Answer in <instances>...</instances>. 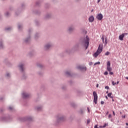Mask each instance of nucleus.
<instances>
[{"mask_svg": "<svg viewBox=\"0 0 128 128\" xmlns=\"http://www.w3.org/2000/svg\"><path fill=\"white\" fill-rule=\"evenodd\" d=\"M90 44V38L88 36H86V38H82L81 39V46L82 47L86 50H88V46Z\"/></svg>", "mask_w": 128, "mask_h": 128, "instance_id": "nucleus-1", "label": "nucleus"}, {"mask_svg": "<svg viewBox=\"0 0 128 128\" xmlns=\"http://www.w3.org/2000/svg\"><path fill=\"white\" fill-rule=\"evenodd\" d=\"M102 52V44H99L97 51L93 54V56L96 58Z\"/></svg>", "mask_w": 128, "mask_h": 128, "instance_id": "nucleus-2", "label": "nucleus"}, {"mask_svg": "<svg viewBox=\"0 0 128 128\" xmlns=\"http://www.w3.org/2000/svg\"><path fill=\"white\" fill-rule=\"evenodd\" d=\"M93 96H94V102L96 104L98 102V94H96V92L94 91L93 92Z\"/></svg>", "mask_w": 128, "mask_h": 128, "instance_id": "nucleus-3", "label": "nucleus"}, {"mask_svg": "<svg viewBox=\"0 0 128 128\" xmlns=\"http://www.w3.org/2000/svg\"><path fill=\"white\" fill-rule=\"evenodd\" d=\"M128 35V33L122 34L121 35L119 36V40H124V36Z\"/></svg>", "mask_w": 128, "mask_h": 128, "instance_id": "nucleus-4", "label": "nucleus"}, {"mask_svg": "<svg viewBox=\"0 0 128 128\" xmlns=\"http://www.w3.org/2000/svg\"><path fill=\"white\" fill-rule=\"evenodd\" d=\"M96 18H98V20H102V14H98L96 16Z\"/></svg>", "mask_w": 128, "mask_h": 128, "instance_id": "nucleus-5", "label": "nucleus"}, {"mask_svg": "<svg viewBox=\"0 0 128 128\" xmlns=\"http://www.w3.org/2000/svg\"><path fill=\"white\" fill-rule=\"evenodd\" d=\"M80 70L82 72H86V66H82L80 67Z\"/></svg>", "mask_w": 128, "mask_h": 128, "instance_id": "nucleus-6", "label": "nucleus"}, {"mask_svg": "<svg viewBox=\"0 0 128 128\" xmlns=\"http://www.w3.org/2000/svg\"><path fill=\"white\" fill-rule=\"evenodd\" d=\"M88 20L90 22H92L94 20V16H90L88 18Z\"/></svg>", "mask_w": 128, "mask_h": 128, "instance_id": "nucleus-7", "label": "nucleus"}, {"mask_svg": "<svg viewBox=\"0 0 128 128\" xmlns=\"http://www.w3.org/2000/svg\"><path fill=\"white\" fill-rule=\"evenodd\" d=\"M22 96L24 98H28V96H30V95L26 93H23Z\"/></svg>", "mask_w": 128, "mask_h": 128, "instance_id": "nucleus-8", "label": "nucleus"}, {"mask_svg": "<svg viewBox=\"0 0 128 128\" xmlns=\"http://www.w3.org/2000/svg\"><path fill=\"white\" fill-rule=\"evenodd\" d=\"M112 93L110 92L108 94V96L110 98H114V96H112Z\"/></svg>", "mask_w": 128, "mask_h": 128, "instance_id": "nucleus-9", "label": "nucleus"}, {"mask_svg": "<svg viewBox=\"0 0 128 128\" xmlns=\"http://www.w3.org/2000/svg\"><path fill=\"white\" fill-rule=\"evenodd\" d=\"M112 68H110V66H107V70L108 71V72H111V70H112Z\"/></svg>", "mask_w": 128, "mask_h": 128, "instance_id": "nucleus-10", "label": "nucleus"}, {"mask_svg": "<svg viewBox=\"0 0 128 128\" xmlns=\"http://www.w3.org/2000/svg\"><path fill=\"white\" fill-rule=\"evenodd\" d=\"M19 68H20L21 70H24V64H20V66H19Z\"/></svg>", "mask_w": 128, "mask_h": 128, "instance_id": "nucleus-11", "label": "nucleus"}, {"mask_svg": "<svg viewBox=\"0 0 128 128\" xmlns=\"http://www.w3.org/2000/svg\"><path fill=\"white\" fill-rule=\"evenodd\" d=\"M74 30V28L72 27H70L68 29V31L70 32H72Z\"/></svg>", "mask_w": 128, "mask_h": 128, "instance_id": "nucleus-12", "label": "nucleus"}, {"mask_svg": "<svg viewBox=\"0 0 128 128\" xmlns=\"http://www.w3.org/2000/svg\"><path fill=\"white\" fill-rule=\"evenodd\" d=\"M82 34H83L84 36H86V30H82Z\"/></svg>", "mask_w": 128, "mask_h": 128, "instance_id": "nucleus-13", "label": "nucleus"}, {"mask_svg": "<svg viewBox=\"0 0 128 128\" xmlns=\"http://www.w3.org/2000/svg\"><path fill=\"white\" fill-rule=\"evenodd\" d=\"M50 45L48 44L45 46V48H46V50H48V48H50Z\"/></svg>", "mask_w": 128, "mask_h": 128, "instance_id": "nucleus-14", "label": "nucleus"}, {"mask_svg": "<svg viewBox=\"0 0 128 128\" xmlns=\"http://www.w3.org/2000/svg\"><path fill=\"white\" fill-rule=\"evenodd\" d=\"M104 44L106 45L108 44V38H105V42Z\"/></svg>", "mask_w": 128, "mask_h": 128, "instance_id": "nucleus-15", "label": "nucleus"}, {"mask_svg": "<svg viewBox=\"0 0 128 128\" xmlns=\"http://www.w3.org/2000/svg\"><path fill=\"white\" fill-rule=\"evenodd\" d=\"M107 66H110V61L107 62Z\"/></svg>", "mask_w": 128, "mask_h": 128, "instance_id": "nucleus-16", "label": "nucleus"}, {"mask_svg": "<svg viewBox=\"0 0 128 128\" xmlns=\"http://www.w3.org/2000/svg\"><path fill=\"white\" fill-rule=\"evenodd\" d=\"M90 119H88L86 122L87 124H90Z\"/></svg>", "mask_w": 128, "mask_h": 128, "instance_id": "nucleus-17", "label": "nucleus"}, {"mask_svg": "<svg viewBox=\"0 0 128 128\" xmlns=\"http://www.w3.org/2000/svg\"><path fill=\"white\" fill-rule=\"evenodd\" d=\"M96 64H100V62H96L94 64V66H96Z\"/></svg>", "mask_w": 128, "mask_h": 128, "instance_id": "nucleus-18", "label": "nucleus"}, {"mask_svg": "<svg viewBox=\"0 0 128 128\" xmlns=\"http://www.w3.org/2000/svg\"><path fill=\"white\" fill-rule=\"evenodd\" d=\"M66 74L67 76H70V73L68 72H66Z\"/></svg>", "mask_w": 128, "mask_h": 128, "instance_id": "nucleus-19", "label": "nucleus"}, {"mask_svg": "<svg viewBox=\"0 0 128 128\" xmlns=\"http://www.w3.org/2000/svg\"><path fill=\"white\" fill-rule=\"evenodd\" d=\"M104 76H108V72H104Z\"/></svg>", "mask_w": 128, "mask_h": 128, "instance_id": "nucleus-20", "label": "nucleus"}, {"mask_svg": "<svg viewBox=\"0 0 128 128\" xmlns=\"http://www.w3.org/2000/svg\"><path fill=\"white\" fill-rule=\"evenodd\" d=\"M102 42H104V36H102Z\"/></svg>", "mask_w": 128, "mask_h": 128, "instance_id": "nucleus-21", "label": "nucleus"}, {"mask_svg": "<svg viewBox=\"0 0 128 128\" xmlns=\"http://www.w3.org/2000/svg\"><path fill=\"white\" fill-rule=\"evenodd\" d=\"M110 54V52H107L106 54H105V56H108Z\"/></svg>", "mask_w": 128, "mask_h": 128, "instance_id": "nucleus-22", "label": "nucleus"}, {"mask_svg": "<svg viewBox=\"0 0 128 128\" xmlns=\"http://www.w3.org/2000/svg\"><path fill=\"white\" fill-rule=\"evenodd\" d=\"M112 84L113 86H116V83L114 82V81L112 82Z\"/></svg>", "mask_w": 128, "mask_h": 128, "instance_id": "nucleus-23", "label": "nucleus"}, {"mask_svg": "<svg viewBox=\"0 0 128 128\" xmlns=\"http://www.w3.org/2000/svg\"><path fill=\"white\" fill-rule=\"evenodd\" d=\"M108 125V124H104V126H103V128H106V126H107Z\"/></svg>", "mask_w": 128, "mask_h": 128, "instance_id": "nucleus-24", "label": "nucleus"}, {"mask_svg": "<svg viewBox=\"0 0 128 128\" xmlns=\"http://www.w3.org/2000/svg\"><path fill=\"white\" fill-rule=\"evenodd\" d=\"M110 76H112V74H114V72L110 71Z\"/></svg>", "mask_w": 128, "mask_h": 128, "instance_id": "nucleus-25", "label": "nucleus"}, {"mask_svg": "<svg viewBox=\"0 0 128 128\" xmlns=\"http://www.w3.org/2000/svg\"><path fill=\"white\" fill-rule=\"evenodd\" d=\"M105 88H106V90H110V87H108V86H106L105 87Z\"/></svg>", "mask_w": 128, "mask_h": 128, "instance_id": "nucleus-26", "label": "nucleus"}, {"mask_svg": "<svg viewBox=\"0 0 128 128\" xmlns=\"http://www.w3.org/2000/svg\"><path fill=\"white\" fill-rule=\"evenodd\" d=\"M92 62H89V66H92Z\"/></svg>", "mask_w": 128, "mask_h": 128, "instance_id": "nucleus-27", "label": "nucleus"}, {"mask_svg": "<svg viewBox=\"0 0 128 128\" xmlns=\"http://www.w3.org/2000/svg\"><path fill=\"white\" fill-rule=\"evenodd\" d=\"M112 118V114H110L108 116V118Z\"/></svg>", "mask_w": 128, "mask_h": 128, "instance_id": "nucleus-28", "label": "nucleus"}, {"mask_svg": "<svg viewBox=\"0 0 128 128\" xmlns=\"http://www.w3.org/2000/svg\"><path fill=\"white\" fill-rule=\"evenodd\" d=\"M12 108H13L12 106L9 107V109L10 110H12Z\"/></svg>", "mask_w": 128, "mask_h": 128, "instance_id": "nucleus-29", "label": "nucleus"}, {"mask_svg": "<svg viewBox=\"0 0 128 128\" xmlns=\"http://www.w3.org/2000/svg\"><path fill=\"white\" fill-rule=\"evenodd\" d=\"M104 104V101H102L101 104Z\"/></svg>", "mask_w": 128, "mask_h": 128, "instance_id": "nucleus-30", "label": "nucleus"}, {"mask_svg": "<svg viewBox=\"0 0 128 128\" xmlns=\"http://www.w3.org/2000/svg\"><path fill=\"white\" fill-rule=\"evenodd\" d=\"M122 118H126V115L122 116Z\"/></svg>", "mask_w": 128, "mask_h": 128, "instance_id": "nucleus-31", "label": "nucleus"}, {"mask_svg": "<svg viewBox=\"0 0 128 128\" xmlns=\"http://www.w3.org/2000/svg\"><path fill=\"white\" fill-rule=\"evenodd\" d=\"M6 76H10V74L8 73V74H6Z\"/></svg>", "mask_w": 128, "mask_h": 128, "instance_id": "nucleus-32", "label": "nucleus"}, {"mask_svg": "<svg viewBox=\"0 0 128 128\" xmlns=\"http://www.w3.org/2000/svg\"><path fill=\"white\" fill-rule=\"evenodd\" d=\"M113 116H116V114L114 113V111H113Z\"/></svg>", "mask_w": 128, "mask_h": 128, "instance_id": "nucleus-33", "label": "nucleus"}, {"mask_svg": "<svg viewBox=\"0 0 128 128\" xmlns=\"http://www.w3.org/2000/svg\"><path fill=\"white\" fill-rule=\"evenodd\" d=\"M94 128H98V126H97V125H96V126H94Z\"/></svg>", "mask_w": 128, "mask_h": 128, "instance_id": "nucleus-34", "label": "nucleus"}, {"mask_svg": "<svg viewBox=\"0 0 128 128\" xmlns=\"http://www.w3.org/2000/svg\"><path fill=\"white\" fill-rule=\"evenodd\" d=\"M7 30H10V28H8L6 29Z\"/></svg>", "mask_w": 128, "mask_h": 128, "instance_id": "nucleus-35", "label": "nucleus"}, {"mask_svg": "<svg viewBox=\"0 0 128 128\" xmlns=\"http://www.w3.org/2000/svg\"><path fill=\"white\" fill-rule=\"evenodd\" d=\"M88 112H90V108H88Z\"/></svg>", "mask_w": 128, "mask_h": 128, "instance_id": "nucleus-36", "label": "nucleus"}, {"mask_svg": "<svg viewBox=\"0 0 128 128\" xmlns=\"http://www.w3.org/2000/svg\"><path fill=\"white\" fill-rule=\"evenodd\" d=\"M100 128H104V126H100Z\"/></svg>", "mask_w": 128, "mask_h": 128, "instance_id": "nucleus-37", "label": "nucleus"}, {"mask_svg": "<svg viewBox=\"0 0 128 128\" xmlns=\"http://www.w3.org/2000/svg\"><path fill=\"white\" fill-rule=\"evenodd\" d=\"M59 120H62V118H60Z\"/></svg>", "mask_w": 128, "mask_h": 128, "instance_id": "nucleus-38", "label": "nucleus"}, {"mask_svg": "<svg viewBox=\"0 0 128 128\" xmlns=\"http://www.w3.org/2000/svg\"><path fill=\"white\" fill-rule=\"evenodd\" d=\"M20 26H18V28L19 29L20 28Z\"/></svg>", "mask_w": 128, "mask_h": 128, "instance_id": "nucleus-39", "label": "nucleus"}, {"mask_svg": "<svg viewBox=\"0 0 128 128\" xmlns=\"http://www.w3.org/2000/svg\"><path fill=\"white\" fill-rule=\"evenodd\" d=\"M106 100H108V96H106Z\"/></svg>", "mask_w": 128, "mask_h": 128, "instance_id": "nucleus-40", "label": "nucleus"}, {"mask_svg": "<svg viewBox=\"0 0 128 128\" xmlns=\"http://www.w3.org/2000/svg\"><path fill=\"white\" fill-rule=\"evenodd\" d=\"M96 86V88H98V84H97Z\"/></svg>", "mask_w": 128, "mask_h": 128, "instance_id": "nucleus-41", "label": "nucleus"}, {"mask_svg": "<svg viewBox=\"0 0 128 128\" xmlns=\"http://www.w3.org/2000/svg\"><path fill=\"white\" fill-rule=\"evenodd\" d=\"M81 114H84V111L81 110Z\"/></svg>", "mask_w": 128, "mask_h": 128, "instance_id": "nucleus-42", "label": "nucleus"}, {"mask_svg": "<svg viewBox=\"0 0 128 128\" xmlns=\"http://www.w3.org/2000/svg\"><path fill=\"white\" fill-rule=\"evenodd\" d=\"M106 114H108V112H107Z\"/></svg>", "mask_w": 128, "mask_h": 128, "instance_id": "nucleus-43", "label": "nucleus"}, {"mask_svg": "<svg viewBox=\"0 0 128 128\" xmlns=\"http://www.w3.org/2000/svg\"><path fill=\"white\" fill-rule=\"evenodd\" d=\"M126 80H128V77H126Z\"/></svg>", "mask_w": 128, "mask_h": 128, "instance_id": "nucleus-44", "label": "nucleus"}, {"mask_svg": "<svg viewBox=\"0 0 128 128\" xmlns=\"http://www.w3.org/2000/svg\"><path fill=\"white\" fill-rule=\"evenodd\" d=\"M112 102H114V99H112Z\"/></svg>", "mask_w": 128, "mask_h": 128, "instance_id": "nucleus-45", "label": "nucleus"}, {"mask_svg": "<svg viewBox=\"0 0 128 128\" xmlns=\"http://www.w3.org/2000/svg\"><path fill=\"white\" fill-rule=\"evenodd\" d=\"M126 126H128V123L126 124Z\"/></svg>", "mask_w": 128, "mask_h": 128, "instance_id": "nucleus-46", "label": "nucleus"}, {"mask_svg": "<svg viewBox=\"0 0 128 128\" xmlns=\"http://www.w3.org/2000/svg\"><path fill=\"white\" fill-rule=\"evenodd\" d=\"M100 2V0H98V2Z\"/></svg>", "mask_w": 128, "mask_h": 128, "instance_id": "nucleus-47", "label": "nucleus"}, {"mask_svg": "<svg viewBox=\"0 0 128 128\" xmlns=\"http://www.w3.org/2000/svg\"><path fill=\"white\" fill-rule=\"evenodd\" d=\"M8 12H7L6 13V16H8Z\"/></svg>", "mask_w": 128, "mask_h": 128, "instance_id": "nucleus-48", "label": "nucleus"}, {"mask_svg": "<svg viewBox=\"0 0 128 128\" xmlns=\"http://www.w3.org/2000/svg\"><path fill=\"white\" fill-rule=\"evenodd\" d=\"M118 82H117V83H116V84H118Z\"/></svg>", "mask_w": 128, "mask_h": 128, "instance_id": "nucleus-49", "label": "nucleus"}, {"mask_svg": "<svg viewBox=\"0 0 128 128\" xmlns=\"http://www.w3.org/2000/svg\"><path fill=\"white\" fill-rule=\"evenodd\" d=\"M106 93L108 94V92H106Z\"/></svg>", "mask_w": 128, "mask_h": 128, "instance_id": "nucleus-50", "label": "nucleus"}, {"mask_svg": "<svg viewBox=\"0 0 128 128\" xmlns=\"http://www.w3.org/2000/svg\"><path fill=\"white\" fill-rule=\"evenodd\" d=\"M38 110H40V109H38Z\"/></svg>", "mask_w": 128, "mask_h": 128, "instance_id": "nucleus-51", "label": "nucleus"}, {"mask_svg": "<svg viewBox=\"0 0 128 128\" xmlns=\"http://www.w3.org/2000/svg\"><path fill=\"white\" fill-rule=\"evenodd\" d=\"M93 10H92V12Z\"/></svg>", "mask_w": 128, "mask_h": 128, "instance_id": "nucleus-52", "label": "nucleus"}, {"mask_svg": "<svg viewBox=\"0 0 128 128\" xmlns=\"http://www.w3.org/2000/svg\"><path fill=\"white\" fill-rule=\"evenodd\" d=\"M120 114H122V112H120Z\"/></svg>", "mask_w": 128, "mask_h": 128, "instance_id": "nucleus-53", "label": "nucleus"}]
</instances>
